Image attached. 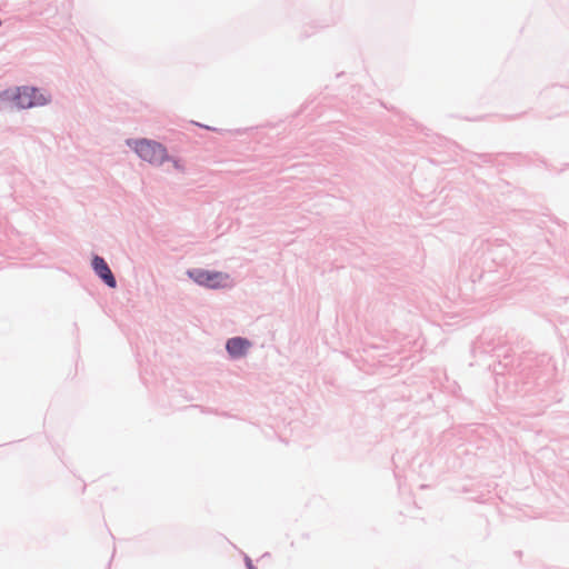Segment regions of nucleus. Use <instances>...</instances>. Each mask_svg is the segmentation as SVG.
Returning <instances> with one entry per match:
<instances>
[{"label":"nucleus","instance_id":"f257e3e1","mask_svg":"<svg viewBox=\"0 0 569 569\" xmlns=\"http://www.w3.org/2000/svg\"><path fill=\"white\" fill-rule=\"evenodd\" d=\"M1 97L3 99H12L19 108H32L47 103V98L38 89L29 87L18 88L12 93L6 91Z\"/></svg>","mask_w":569,"mask_h":569},{"label":"nucleus","instance_id":"f03ea898","mask_svg":"<svg viewBox=\"0 0 569 569\" xmlns=\"http://www.w3.org/2000/svg\"><path fill=\"white\" fill-rule=\"evenodd\" d=\"M132 148L141 159L152 164H160L167 158L164 147L154 141L147 139L137 140L133 142Z\"/></svg>","mask_w":569,"mask_h":569},{"label":"nucleus","instance_id":"7ed1b4c3","mask_svg":"<svg viewBox=\"0 0 569 569\" xmlns=\"http://www.w3.org/2000/svg\"><path fill=\"white\" fill-rule=\"evenodd\" d=\"M188 274L197 283L212 289L226 286L229 279L228 274H224L222 272L209 271L203 269H194L188 271Z\"/></svg>","mask_w":569,"mask_h":569},{"label":"nucleus","instance_id":"20e7f679","mask_svg":"<svg viewBox=\"0 0 569 569\" xmlns=\"http://www.w3.org/2000/svg\"><path fill=\"white\" fill-rule=\"evenodd\" d=\"M92 268L107 286L110 288L116 287V279L103 258L94 256L92 259Z\"/></svg>","mask_w":569,"mask_h":569},{"label":"nucleus","instance_id":"39448f33","mask_svg":"<svg viewBox=\"0 0 569 569\" xmlns=\"http://www.w3.org/2000/svg\"><path fill=\"white\" fill-rule=\"evenodd\" d=\"M249 348L250 342L240 337L231 338L227 342V350L234 358L244 356Z\"/></svg>","mask_w":569,"mask_h":569}]
</instances>
